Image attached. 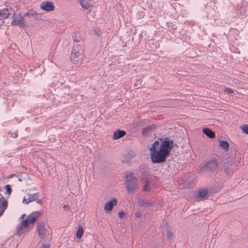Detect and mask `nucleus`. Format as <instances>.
Here are the masks:
<instances>
[{
	"mask_svg": "<svg viewBox=\"0 0 248 248\" xmlns=\"http://www.w3.org/2000/svg\"><path fill=\"white\" fill-rule=\"evenodd\" d=\"M125 134L126 132L124 130H117L113 134V139L117 140L124 137Z\"/></svg>",
	"mask_w": 248,
	"mask_h": 248,
	"instance_id": "13",
	"label": "nucleus"
},
{
	"mask_svg": "<svg viewBox=\"0 0 248 248\" xmlns=\"http://www.w3.org/2000/svg\"><path fill=\"white\" fill-rule=\"evenodd\" d=\"M36 202H37V203L39 204H42V203H43V202H42V201L41 200H40V199H39V200H38V199H37V200H36Z\"/></svg>",
	"mask_w": 248,
	"mask_h": 248,
	"instance_id": "32",
	"label": "nucleus"
},
{
	"mask_svg": "<svg viewBox=\"0 0 248 248\" xmlns=\"http://www.w3.org/2000/svg\"><path fill=\"white\" fill-rule=\"evenodd\" d=\"M217 161L215 159H212L207 162L201 169L203 170L207 169L211 171H214L217 169Z\"/></svg>",
	"mask_w": 248,
	"mask_h": 248,
	"instance_id": "7",
	"label": "nucleus"
},
{
	"mask_svg": "<svg viewBox=\"0 0 248 248\" xmlns=\"http://www.w3.org/2000/svg\"><path fill=\"white\" fill-rule=\"evenodd\" d=\"M241 128L244 133L248 134V125H243L241 126Z\"/></svg>",
	"mask_w": 248,
	"mask_h": 248,
	"instance_id": "23",
	"label": "nucleus"
},
{
	"mask_svg": "<svg viewBox=\"0 0 248 248\" xmlns=\"http://www.w3.org/2000/svg\"><path fill=\"white\" fill-rule=\"evenodd\" d=\"M219 146L226 151L229 150V145L227 141L221 140L219 141Z\"/></svg>",
	"mask_w": 248,
	"mask_h": 248,
	"instance_id": "20",
	"label": "nucleus"
},
{
	"mask_svg": "<svg viewBox=\"0 0 248 248\" xmlns=\"http://www.w3.org/2000/svg\"><path fill=\"white\" fill-rule=\"evenodd\" d=\"M224 92L228 93H233V91L232 89L230 88H225L224 89Z\"/></svg>",
	"mask_w": 248,
	"mask_h": 248,
	"instance_id": "27",
	"label": "nucleus"
},
{
	"mask_svg": "<svg viewBox=\"0 0 248 248\" xmlns=\"http://www.w3.org/2000/svg\"><path fill=\"white\" fill-rule=\"evenodd\" d=\"M151 188V182L149 180H145L143 182V190L144 191H149Z\"/></svg>",
	"mask_w": 248,
	"mask_h": 248,
	"instance_id": "17",
	"label": "nucleus"
},
{
	"mask_svg": "<svg viewBox=\"0 0 248 248\" xmlns=\"http://www.w3.org/2000/svg\"><path fill=\"white\" fill-rule=\"evenodd\" d=\"M80 56V48L78 46L74 47L71 55V61L74 63L77 64Z\"/></svg>",
	"mask_w": 248,
	"mask_h": 248,
	"instance_id": "4",
	"label": "nucleus"
},
{
	"mask_svg": "<svg viewBox=\"0 0 248 248\" xmlns=\"http://www.w3.org/2000/svg\"><path fill=\"white\" fill-rule=\"evenodd\" d=\"M125 183L126 189L129 193H134L139 186L137 177L132 173H128L126 174Z\"/></svg>",
	"mask_w": 248,
	"mask_h": 248,
	"instance_id": "3",
	"label": "nucleus"
},
{
	"mask_svg": "<svg viewBox=\"0 0 248 248\" xmlns=\"http://www.w3.org/2000/svg\"><path fill=\"white\" fill-rule=\"evenodd\" d=\"M3 212H0V216L1 215H2V214H3Z\"/></svg>",
	"mask_w": 248,
	"mask_h": 248,
	"instance_id": "33",
	"label": "nucleus"
},
{
	"mask_svg": "<svg viewBox=\"0 0 248 248\" xmlns=\"http://www.w3.org/2000/svg\"><path fill=\"white\" fill-rule=\"evenodd\" d=\"M37 231L39 237L41 239L44 238L47 232L45 223L39 222L37 225Z\"/></svg>",
	"mask_w": 248,
	"mask_h": 248,
	"instance_id": "5",
	"label": "nucleus"
},
{
	"mask_svg": "<svg viewBox=\"0 0 248 248\" xmlns=\"http://www.w3.org/2000/svg\"><path fill=\"white\" fill-rule=\"evenodd\" d=\"M173 147V141L168 138L164 139L161 142L155 141L149 149L152 162L154 163L165 162Z\"/></svg>",
	"mask_w": 248,
	"mask_h": 248,
	"instance_id": "1",
	"label": "nucleus"
},
{
	"mask_svg": "<svg viewBox=\"0 0 248 248\" xmlns=\"http://www.w3.org/2000/svg\"><path fill=\"white\" fill-rule=\"evenodd\" d=\"M25 21L23 16L21 15L13 16V20L11 22L12 26H18L20 27H24Z\"/></svg>",
	"mask_w": 248,
	"mask_h": 248,
	"instance_id": "6",
	"label": "nucleus"
},
{
	"mask_svg": "<svg viewBox=\"0 0 248 248\" xmlns=\"http://www.w3.org/2000/svg\"><path fill=\"white\" fill-rule=\"evenodd\" d=\"M203 132L209 138L213 139L215 137V133L209 128H204L203 129Z\"/></svg>",
	"mask_w": 248,
	"mask_h": 248,
	"instance_id": "16",
	"label": "nucleus"
},
{
	"mask_svg": "<svg viewBox=\"0 0 248 248\" xmlns=\"http://www.w3.org/2000/svg\"><path fill=\"white\" fill-rule=\"evenodd\" d=\"M39 248H49V245L42 244Z\"/></svg>",
	"mask_w": 248,
	"mask_h": 248,
	"instance_id": "29",
	"label": "nucleus"
},
{
	"mask_svg": "<svg viewBox=\"0 0 248 248\" xmlns=\"http://www.w3.org/2000/svg\"><path fill=\"white\" fill-rule=\"evenodd\" d=\"M135 215L137 217H140L141 216V214L140 212H136Z\"/></svg>",
	"mask_w": 248,
	"mask_h": 248,
	"instance_id": "30",
	"label": "nucleus"
},
{
	"mask_svg": "<svg viewBox=\"0 0 248 248\" xmlns=\"http://www.w3.org/2000/svg\"><path fill=\"white\" fill-rule=\"evenodd\" d=\"M118 203V201L116 199L112 198L110 201L106 202L104 206V210L106 211H111L112 210L114 206H116Z\"/></svg>",
	"mask_w": 248,
	"mask_h": 248,
	"instance_id": "9",
	"label": "nucleus"
},
{
	"mask_svg": "<svg viewBox=\"0 0 248 248\" xmlns=\"http://www.w3.org/2000/svg\"><path fill=\"white\" fill-rule=\"evenodd\" d=\"M207 195V191L205 189H202L199 191L198 194L197 196L198 199L202 200L204 199Z\"/></svg>",
	"mask_w": 248,
	"mask_h": 248,
	"instance_id": "18",
	"label": "nucleus"
},
{
	"mask_svg": "<svg viewBox=\"0 0 248 248\" xmlns=\"http://www.w3.org/2000/svg\"><path fill=\"white\" fill-rule=\"evenodd\" d=\"M138 202L140 205L144 207L151 206L154 205V203L151 201H149L148 200H144L141 198H138Z\"/></svg>",
	"mask_w": 248,
	"mask_h": 248,
	"instance_id": "11",
	"label": "nucleus"
},
{
	"mask_svg": "<svg viewBox=\"0 0 248 248\" xmlns=\"http://www.w3.org/2000/svg\"><path fill=\"white\" fill-rule=\"evenodd\" d=\"M125 215V213L124 212L121 211L119 213V217L120 218H122L124 217V216Z\"/></svg>",
	"mask_w": 248,
	"mask_h": 248,
	"instance_id": "28",
	"label": "nucleus"
},
{
	"mask_svg": "<svg viewBox=\"0 0 248 248\" xmlns=\"http://www.w3.org/2000/svg\"><path fill=\"white\" fill-rule=\"evenodd\" d=\"M166 236H167V238L168 239H170L171 238V237L172 236V233L170 231H167V233H166Z\"/></svg>",
	"mask_w": 248,
	"mask_h": 248,
	"instance_id": "26",
	"label": "nucleus"
},
{
	"mask_svg": "<svg viewBox=\"0 0 248 248\" xmlns=\"http://www.w3.org/2000/svg\"><path fill=\"white\" fill-rule=\"evenodd\" d=\"M26 180L25 178L24 177H19L18 178V181L20 182L24 181Z\"/></svg>",
	"mask_w": 248,
	"mask_h": 248,
	"instance_id": "31",
	"label": "nucleus"
},
{
	"mask_svg": "<svg viewBox=\"0 0 248 248\" xmlns=\"http://www.w3.org/2000/svg\"><path fill=\"white\" fill-rule=\"evenodd\" d=\"M83 228L82 227V226L79 225L78 226V230L76 233V237L77 238H78V239H80L82 235H83Z\"/></svg>",
	"mask_w": 248,
	"mask_h": 248,
	"instance_id": "22",
	"label": "nucleus"
},
{
	"mask_svg": "<svg viewBox=\"0 0 248 248\" xmlns=\"http://www.w3.org/2000/svg\"><path fill=\"white\" fill-rule=\"evenodd\" d=\"M28 196V199L24 198L22 201V202L26 204H29L30 202L36 201L38 198V193H35L34 194H27Z\"/></svg>",
	"mask_w": 248,
	"mask_h": 248,
	"instance_id": "10",
	"label": "nucleus"
},
{
	"mask_svg": "<svg viewBox=\"0 0 248 248\" xmlns=\"http://www.w3.org/2000/svg\"><path fill=\"white\" fill-rule=\"evenodd\" d=\"M37 13L35 11H34L32 9H30L29 10L28 12L25 14L24 16L28 17H36L37 16Z\"/></svg>",
	"mask_w": 248,
	"mask_h": 248,
	"instance_id": "21",
	"label": "nucleus"
},
{
	"mask_svg": "<svg viewBox=\"0 0 248 248\" xmlns=\"http://www.w3.org/2000/svg\"><path fill=\"white\" fill-rule=\"evenodd\" d=\"M155 127V126L154 124H152L151 125L144 128L142 130V135H146L147 133L151 131Z\"/></svg>",
	"mask_w": 248,
	"mask_h": 248,
	"instance_id": "19",
	"label": "nucleus"
},
{
	"mask_svg": "<svg viewBox=\"0 0 248 248\" xmlns=\"http://www.w3.org/2000/svg\"><path fill=\"white\" fill-rule=\"evenodd\" d=\"M24 216H25V215H23L22 216V218L23 217H24Z\"/></svg>",
	"mask_w": 248,
	"mask_h": 248,
	"instance_id": "35",
	"label": "nucleus"
},
{
	"mask_svg": "<svg viewBox=\"0 0 248 248\" xmlns=\"http://www.w3.org/2000/svg\"><path fill=\"white\" fill-rule=\"evenodd\" d=\"M93 32L95 33V34H96L98 36H100L102 34L101 31L97 28L93 29Z\"/></svg>",
	"mask_w": 248,
	"mask_h": 248,
	"instance_id": "24",
	"label": "nucleus"
},
{
	"mask_svg": "<svg viewBox=\"0 0 248 248\" xmlns=\"http://www.w3.org/2000/svg\"><path fill=\"white\" fill-rule=\"evenodd\" d=\"M5 189H6V193L10 195L12 191L11 186L9 185H7L5 186Z\"/></svg>",
	"mask_w": 248,
	"mask_h": 248,
	"instance_id": "25",
	"label": "nucleus"
},
{
	"mask_svg": "<svg viewBox=\"0 0 248 248\" xmlns=\"http://www.w3.org/2000/svg\"><path fill=\"white\" fill-rule=\"evenodd\" d=\"M79 1L82 7L84 9H88L93 7V4L89 0H79Z\"/></svg>",
	"mask_w": 248,
	"mask_h": 248,
	"instance_id": "12",
	"label": "nucleus"
},
{
	"mask_svg": "<svg viewBox=\"0 0 248 248\" xmlns=\"http://www.w3.org/2000/svg\"><path fill=\"white\" fill-rule=\"evenodd\" d=\"M9 10H11V8H5L2 10H0V19H4L8 17L10 15Z\"/></svg>",
	"mask_w": 248,
	"mask_h": 248,
	"instance_id": "15",
	"label": "nucleus"
},
{
	"mask_svg": "<svg viewBox=\"0 0 248 248\" xmlns=\"http://www.w3.org/2000/svg\"><path fill=\"white\" fill-rule=\"evenodd\" d=\"M39 212H34L28 216L26 219L23 220L17 226L16 233L21 235L27 232L30 224H33L40 216Z\"/></svg>",
	"mask_w": 248,
	"mask_h": 248,
	"instance_id": "2",
	"label": "nucleus"
},
{
	"mask_svg": "<svg viewBox=\"0 0 248 248\" xmlns=\"http://www.w3.org/2000/svg\"><path fill=\"white\" fill-rule=\"evenodd\" d=\"M7 207V202L3 198H0V212H4Z\"/></svg>",
	"mask_w": 248,
	"mask_h": 248,
	"instance_id": "14",
	"label": "nucleus"
},
{
	"mask_svg": "<svg viewBox=\"0 0 248 248\" xmlns=\"http://www.w3.org/2000/svg\"><path fill=\"white\" fill-rule=\"evenodd\" d=\"M40 8L46 11L50 12L54 10L55 6L52 2L43 1L40 5Z\"/></svg>",
	"mask_w": 248,
	"mask_h": 248,
	"instance_id": "8",
	"label": "nucleus"
},
{
	"mask_svg": "<svg viewBox=\"0 0 248 248\" xmlns=\"http://www.w3.org/2000/svg\"><path fill=\"white\" fill-rule=\"evenodd\" d=\"M67 207L66 206H65L64 207V208H66Z\"/></svg>",
	"mask_w": 248,
	"mask_h": 248,
	"instance_id": "34",
	"label": "nucleus"
}]
</instances>
